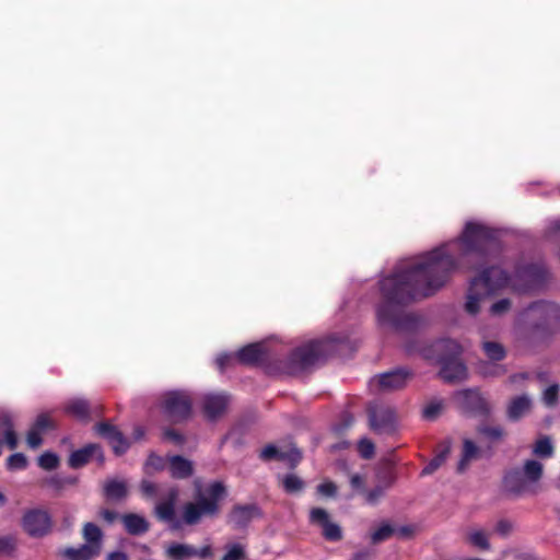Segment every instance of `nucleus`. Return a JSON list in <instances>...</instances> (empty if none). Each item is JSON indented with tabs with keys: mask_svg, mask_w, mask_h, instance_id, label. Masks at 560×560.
<instances>
[{
	"mask_svg": "<svg viewBox=\"0 0 560 560\" xmlns=\"http://www.w3.org/2000/svg\"><path fill=\"white\" fill-rule=\"evenodd\" d=\"M260 456L264 459L277 457L282 460H288L292 465H295L301 459V453L298 448L292 447L289 451H282L272 445L266 446L261 451Z\"/></svg>",
	"mask_w": 560,
	"mask_h": 560,
	"instance_id": "nucleus-19",
	"label": "nucleus"
},
{
	"mask_svg": "<svg viewBox=\"0 0 560 560\" xmlns=\"http://www.w3.org/2000/svg\"><path fill=\"white\" fill-rule=\"evenodd\" d=\"M503 491L513 499H520L537 494L539 487L529 482L520 469H513L503 478Z\"/></svg>",
	"mask_w": 560,
	"mask_h": 560,
	"instance_id": "nucleus-7",
	"label": "nucleus"
},
{
	"mask_svg": "<svg viewBox=\"0 0 560 560\" xmlns=\"http://www.w3.org/2000/svg\"><path fill=\"white\" fill-rule=\"evenodd\" d=\"M282 483H283L285 491L291 492V493L300 491L303 487L302 480L294 475L285 476L283 478Z\"/></svg>",
	"mask_w": 560,
	"mask_h": 560,
	"instance_id": "nucleus-41",
	"label": "nucleus"
},
{
	"mask_svg": "<svg viewBox=\"0 0 560 560\" xmlns=\"http://www.w3.org/2000/svg\"><path fill=\"white\" fill-rule=\"evenodd\" d=\"M257 514L258 510L254 505L236 506L230 513L229 521L235 527H243L249 523Z\"/></svg>",
	"mask_w": 560,
	"mask_h": 560,
	"instance_id": "nucleus-21",
	"label": "nucleus"
},
{
	"mask_svg": "<svg viewBox=\"0 0 560 560\" xmlns=\"http://www.w3.org/2000/svg\"><path fill=\"white\" fill-rule=\"evenodd\" d=\"M481 456L482 451L476 445V443L470 439H464L460 458L456 468L457 471L459 474L465 472L471 463L480 459Z\"/></svg>",
	"mask_w": 560,
	"mask_h": 560,
	"instance_id": "nucleus-15",
	"label": "nucleus"
},
{
	"mask_svg": "<svg viewBox=\"0 0 560 560\" xmlns=\"http://www.w3.org/2000/svg\"><path fill=\"white\" fill-rule=\"evenodd\" d=\"M513 529V524L506 520L498 522L495 532L502 536L509 535Z\"/></svg>",
	"mask_w": 560,
	"mask_h": 560,
	"instance_id": "nucleus-52",
	"label": "nucleus"
},
{
	"mask_svg": "<svg viewBox=\"0 0 560 560\" xmlns=\"http://www.w3.org/2000/svg\"><path fill=\"white\" fill-rule=\"evenodd\" d=\"M237 362L243 364H254L264 359L261 343H252L242 348L237 353Z\"/></svg>",
	"mask_w": 560,
	"mask_h": 560,
	"instance_id": "nucleus-22",
	"label": "nucleus"
},
{
	"mask_svg": "<svg viewBox=\"0 0 560 560\" xmlns=\"http://www.w3.org/2000/svg\"><path fill=\"white\" fill-rule=\"evenodd\" d=\"M481 349L485 355L491 361H501L505 357V349L497 341L483 340L481 342Z\"/></svg>",
	"mask_w": 560,
	"mask_h": 560,
	"instance_id": "nucleus-30",
	"label": "nucleus"
},
{
	"mask_svg": "<svg viewBox=\"0 0 560 560\" xmlns=\"http://www.w3.org/2000/svg\"><path fill=\"white\" fill-rule=\"evenodd\" d=\"M4 441L11 450L18 446V438L11 427L4 432Z\"/></svg>",
	"mask_w": 560,
	"mask_h": 560,
	"instance_id": "nucleus-53",
	"label": "nucleus"
},
{
	"mask_svg": "<svg viewBox=\"0 0 560 560\" xmlns=\"http://www.w3.org/2000/svg\"><path fill=\"white\" fill-rule=\"evenodd\" d=\"M525 478L536 487H539V481L544 474V465L536 459H527L524 462L522 468H518Z\"/></svg>",
	"mask_w": 560,
	"mask_h": 560,
	"instance_id": "nucleus-24",
	"label": "nucleus"
},
{
	"mask_svg": "<svg viewBox=\"0 0 560 560\" xmlns=\"http://www.w3.org/2000/svg\"><path fill=\"white\" fill-rule=\"evenodd\" d=\"M38 465L45 470H52L59 465V457L51 452H45L38 457Z\"/></svg>",
	"mask_w": 560,
	"mask_h": 560,
	"instance_id": "nucleus-40",
	"label": "nucleus"
},
{
	"mask_svg": "<svg viewBox=\"0 0 560 560\" xmlns=\"http://www.w3.org/2000/svg\"><path fill=\"white\" fill-rule=\"evenodd\" d=\"M228 402L224 394H208L203 398V410L209 418L214 419L225 411Z\"/></svg>",
	"mask_w": 560,
	"mask_h": 560,
	"instance_id": "nucleus-17",
	"label": "nucleus"
},
{
	"mask_svg": "<svg viewBox=\"0 0 560 560\" xmlns=\"http://www.w3.org/2000/svg\"><path fill=\"white\" fill-rule=\"evenodd\" d=\"M107 560H128V557L124 552H113L108 555Z\"/></svg>",
	"mask_w": 560,
	"mask_h": 560,
	"instance_id": "nucleus-59",
	"label": "nucleus"
},
{
	"mask_svg": "<svg viewBox=\"0 0 560 560\" xmlns=\"http://www.w3.org/2000/svg\"><path fill=\"white\" fill-rule=\"evenodd\" d=\"M7 465L11 470L24 469L27 465V459L23 454L15 453L8 458Z\"/></svg>",
	"mask_w": 560,
	"mask_h": 560,
	"instance_id": "nucleus-42",
	"label": "nucleus"
},
{
	"mask_svg": "<svg viewBox=\"0 0 560 560\" xmlns=\"http://www.w3.org/2000/svg\"><path fill=\"white\" fill-rule=\"evenodd\" d=\"M15 548V540L10 537H0V553H10Z\"/></svg>",
	"mask_w": 560,
	"mask_h": 560,
	"instance_id": "nucleus-51",
	"label": "nucleus"
},
{
	"mask_svg": "<svg viewBox=\"0 0 560 560\" xmlns=\"http://www.w3.org/2000/svg\"><path fill=\"white\" fill-rule=\"evenodd\" d=\"M558 313V307L549 302L534 303L525 311V315L535 320H548L552 317H557Z\"/></svg>",
	"mask_w": 560,
	"mask_h": 560,
	"instance_id": "nucleus-18",
	"label": "nucleus"
},
{
	"mask_svg": "<svg viewBox=\"0 0 560 560\" xmlns=\"http://www.w3.org/2000/svg\"><path fill=\"white\" fill-rule=\"evenodd\" d=\"M163 411L174 420H182L190 413L191 399L186 392H168L161 402Z\"/></svg>",
	"mask_w": 560,
	"mask_h": 560,
	"instance_id": "nucleus-8",
	"label": "nucleus"
},
{
	"mask_svg": "<svg viewBox=\"0 0 560 560\" xmlns=\"http://www.w3.org/2000/svg\"><path fill=\"white\" fill-rule=\"evenodd\" d=\"M102 516L104 520H106L109 523H112L116 518V514L108 510L103 511Z\"/></svg>",
	"mask_w": 560,
	"mask_h": 560,
	"instance_id": "nucleus-60",
	"label": "nucleus"
},
{
	"mask_svg": "<svg viewBox=\"0 0 560 560\" xmlns=\"http://www.w3.org/2000/svg\"><path fill=\"white\" fill-rule=\"evenodd\" d=\"M97 433L105 438L117 455L124 454L129 448L128 441L117 429L108 423H100L95 427Z\"/></svg>",
	"mask_w": 560,
	"mask_h": 560,
	"instance_id": "nucleus-13",
	"label": "nucleus"
},
{
	"mask_svg": "<svg viewBox=\"0 0 560 560\" xmlns=\"http://www.w3.org/2000/svg\"><path fill=\"white\" fill-rule=\"evenodd\" d=\"M308 522L312 526L316 527L320 532V535L327 541L338 542L343 539L342 527L325 509H311Z\"/></svg>",
	"mask_w": 560,
	"mask_h": 560,
	"instance_id": "nucleus-6",
	"label": "nucleus"
},
{
	"mask_svg": "<svg viewBox=\"0 0 560 560\" xmlns=\"http://www.w3.org/2000/svg\"><path fill=\"white\" fill-rule=\"evenodd\" d=\"M341 340L339 338H327L324 340L311 341L298 349L291 354L289 359L288 372L298 373L320 359L326 358L330 353L339 350Z\"/></svg>",
	"mask_w": 560,
	"mask_h": 560,
	"instance_id": "nucleus-4",
	"label": "nucleus"
},
{
	"mask_svg": "<svg viewBox=\"0 0 560 560\" xmlns=\"http://www.w3.org/2000/svg\"><path fill=\"white\" fill-rule=\"evenodd\" d=\"M178 497V491L176 489H172L168 492L167 498L160 502L155 506L156 515L160 520L172 522L175 516V503Z\"/></svg>",
	"mask_w": 560,
	"mask_h": 560,
	"instance_id": "nucleus-20",
	"label": "nucleus"
},
{
	"mask_svg": "<svg viewBox=\"0 0 560 560\" xmlns=\"http://www.w3.org/2000/svg\"><path fill=\"white\" fill-rule=\"evenodd\" d=\"M533 453L541 458H549L553 455V445L548 436L538 439L534 446Z\"/></svg>",
	"mask_w": 560,
	"mask_h": 560,
	"instance_id": "nucleus-34",
	"label": "nucleus"
},
{
	"mask_svg": "<svg viewBox=\"0 0 560 560\" xmlns=\"http://www.w3.org/2000/svg\"><path fill=\"white\" fill-rule=\"evenodd\" d=\"M23 527L31 536H43L50 528V518L45 511H30L24 515Z\"/></svg>",
	"mask_w": 560,
	"mask_h": 560,
	"instance_id": "nucleus-12",
	"label": "nucleus"
},
{
	"mask_svg": "<svg viewBox=\"0 0 560 560\" xmlns=\"http://www.w3.org/2000/svg\"><path fill=\"white\" fill-rule=\"evenodd\" d=\"M122 523L128 530V533L132 535H140L148 530L149 524L148 522L140 515L137 514H127L122 517Z\"/></svg>",
	"mask_w": 560,
	"mask_h": 560,
	"instance_id": "nucleus-26",
	"label": "nucleus"
},
{
	"mask_svg": "<svg viewBox=\"0 0 560 560\" xmlns=\"http://www.w3.org/2000/svg\"><path fill=\"white\" fill-rule=\"evenodd\" d=\"M171 474L175 478H186L192 474V463L182 456L170 458Z\"/></svg>",
	"mask_w": 560,
	"mask_h": 560,
	"instance_id": "nucleus-25",
	"label": "nucleus"
},
{
	"mask_svg": "<svg viewBox=\"0 0 560 560\" xmlns=\"http://www.w3.org/2000/svg\"><path fill=\"white\" fill-rule=\"evenodd\" d=\"M558 235L560 236V219H555L549 222L546 229V237L552 240Z\"/></svg>",
	"mask_w": 560,
	"mask_h": 560,
	"instance_id": "nucleus-49",
	"label": "nucleus"
},
{
	"mask_svg": "<svg viewBox=\"0 0 560 560\" xmlns=\"http://www.w3.org/2000/svg\"><path fill=\"white\" fill-rule=\"evenodd\" d=\"M396 533V528L388 523L381 524L371 533V541L374 545L388 540Z\"/></svg>",
	"mask_w": 560,
	"mask_h": 560,
	"instance_id": "nucleus-33",
	"label": "nucleus"
},
{
	"mask_svg": "<svg viewBox=\"0 0 560 560\" xmlns=\"http://www.w3.org/2000/svg\"><path fill=\"white\" fill-rule=\"evenodd\" d=\"M478 433L490 441H500L504 435V431L500 425H482L478 429Z\"/></svg>",
	"mask_w": 560,
	"mask_h": 560,
	"instance_id": "nucleus-38",
	"label": "nucleus"
},
{
	"mask_svg": "<svg viewBox=\"0 0 560 560\" xmlns=\"http://www.w3.org/2000/svg\"><path fill=\"white\" fill-rule=\"evenodd\" d=\"M396 533L401 537H408L412 533V530H411V528L404 526V527L397 528Z\"/></svg>",
	"mask_w": 560,
	"mask_h": 560,
	"instance_id": "nucleus-61",
	"label": "nucleus"
},
{
	"mask_svg": "<svg viewBox=\"0 0 560 560\" xmlns=\"http://www.w3.org/2000/svg\"><path fill=\"white\" fill-rule=\"evenodd\" d=\"M454 397L458 406L467 411L487 413L490 410L489 402L478 389H463Z\"/></svg>",
	"mask_w": 560,
	"mask_h": 560,
	"instance_id": "nucleus-10",
	"label": "nucleus"
},
{
	"mask_svg": "<svg viewBox=\"0 0 560 560\" xmlns=\"http://www.w3.org/2000/svg\"><path fill=\"white\" fill-rule=\"evenodd\" d=\"M215 362L220 371H223L225 368L237 363V354L222 353L217 358Z\"/></svg>",
	"mask_w": 560,
	"mask_h": 560,
	"instance_id": "nucleus-47",
	"label": "nucleus"
},
{
	"mask_svg": "<svg viewBox=\"0 0 560 560\" xmlns=\"http://www.w3.org/2000/svg\"><path fill=\"white\" fill-rule=\"evenodd\" d=\"M210 555H211V548L209 546H206L202 549L198 550V553L196 557L207 558Z\"/></svg>",
	"mask_w": 560,
	"mask_h": 560,
	"instance_id": "nucleus-62",
	"label": "nucleus"
},
{
	"mask_svg": "<svg viewBox=\"0 0 560 560\" xmlns=\"http://www.w3.org/2000/svg\"><path fill=\"white\" fill-rule=\"evenodd\" d=\"M43 432L40 431H37L35 430L34 428H31L28 433H27V436H26V442H27V445L31 447V448H37L42 445L43 443Z\"/></svg>",
	"mask_w": 560,
	"mask_h": 560,
	"instance_id": "nucleus-46",
	"label": "nucleus"
},
{
	"mask_svg": "<svg viewBox=\"0 0 560 560\" xmlns=\"http://www.w3.org/2000/svg\"><path fill=\"white\" fill-rule=\"evenodd\" d=\"M511 308V302L508 299H502L493 303L490 307V313L494 316H501L508 313Z\"/></svg>",
	"mask_w": 560,
	"mask_h": 560,
	"instance_id": "nucleus-44",
	"label": "nucleus"
},
{
	"mask_svg": "<svg viewBox=\"0 0 560 560\" xmlns=\"http://www.w3.org/2000/svg\"><path fill=\"white\" fill-rule=\"evenodd\" d=\"M533 400L528 395H520L511 399L506 408L510 420L516 421L529 413Z\"/></svg>",
	"mask_w": 560,
	"mask_h": 560,
	"instance_id": "nucleus-16",
	"label": "nucleus"
},
{
	"mask_svg": "<svg viewBox=\"0 0 560 560\" xmlns=\"http://www.w3.org/2000/svg\"><path fill=\"white\" fill-rule=\"evenodd\" d=\"M494 240V231L482 223L469 221L458 240L399 262L393 275L380 283L383 302L377 307L378 322L396 327L399 304L434 293L460 265L479 262Z\"/></svg>",
	"mask_w": 560,
	"mask_h": 560,
	"instance_id": "nucleus-1",
	"label": "nucleus"
},
{
	"mask_svg": "<svg viewBox=\"0 0 560 560\" xmlns=\"http://www.w3.org/2000/svg\"><path fill=\"white\" fill-rule=\"evenodd\" d=\"M435 349L441 352L439 361L442 363L441 374L446 381H462L467 377V368L456 359L462 352L460 345L452 339H443L435 343Z\"/></svg>",
	"mask_w": 560,
	"mask_h": 560,
	"instance_id": "nucleus-5",
	"label": "nucleus"
},
{
	"mask_svg": "<svg viewBox=\"0 0 560 560\" xmlns=\"http://www.w3.org/2000/svg\"><path fill=\"white\" fill-rule=\"evenodd\" d=\"M317 491L324 497H334L337 492V487L335 483L326 481L317 487Z\"/></svg>",
	"mask_w": 560,
	"mask_h": 560,
	"instance_id": "nucleus-50",
	"label": "nucleus"
},
{
	"mask_svg": "<svg viewBox=\"0 0 560 560\" xmlns=\"http://www.w3.org/2000/svg\"><path fill=\"white\" fill-rule=\"evenodd\" d=\"M525 377H526V375H525V374H515V375H513V376H511V377H510V382H511V383H515V382H517L518 380H523V378H525Z\"/></svg>",
	"mask_w": 560,
	"mask_h": 560,
	"instance_id": "nucleus-64",
	"label": "nucleus"
},
{
	"mask_svg": "<svg viewBox=\"0 0 560 560\" xmlns=\"http://www.w3.org/2000/svg\"><path fill=\"white\" fill-rule=\"evenodd\" d=\"M162 467V459L158 456H150L147 462V469H160Z\"/></svg>",
	"mask_w": 560,
	"mask_h": 560,
	"instance_id": "nucleus-55",
	"label": "nucleus"
},
{
	"mask_svg": "<svg viewBox=\"0 0 560 560\" xmlns=\"http://www.w3.org/2000/svg\"><path fill=\"white\" fill-rule=\"evenodd\" d=\"M359 452L362 457L370 458L374 453V445L370 440H362L359 443Z\"/></svg>",
	"mask_w": 560,
	"mask_h": 560,
	"instance_id": "nucleus-48",
	"label": "nucleus"
},
{
	"mask_svg": "<svg viewBox=\"0 0 560 560\" xmlns=\"http://www.w3.org/2000/svg\"><path fill=\"white\" fill-rule=\"evenodd\" d=\"M141 490H142L144 495L152 497V495H154V493L156 491V488H155V485L153 482L148 481V480H143L141 482Z\"/></svg>",
	"mask_w": 560,
	"mask_h": 560,
	"instance_id": "nucleus-54",
	"label": "nucleus"
},
{
	"mask_svg": "<svg viewBox=\"0 0 560 560\" xmlns=\"http://www.w3.org/2000/svg\"><path fill=\"white\" fill-rule=\"evenodd\" d=\"M92 457L97 458L98 462L104 460V455L97 444H89L80 450L74 451L69 458V465L72 468H80L84 466Z\"/></svg>",
	"mask_w": 560,
	"mask_h": 560,
	"instance_id": "nucleus-14",
	"label": "nucleus"
},
{
	"mask_svg": "<svg viewBox=\"0 0 560 560\" xmlns=\"http://www.w3.org/2000/svg\"><path fill=\"white\" fill-rule=\"evenodd\" d=\"M246 548L244 545L236 542L228 545L225 548V553L221 560H246Z\"/></svg>",
	"mask_w": 560,
	"mask_h": 560,
	"instance_id": "nucleus-35",
	"label": "nucleus"
},
{
	"mask_svg": "<svg viewBox=\"0 0 560 560\" xmlns=\"http://www.w3.org/2000/svg\"><path fill=\"white\" fill-rule=\"evenodd\" d=\"M370 552L368 550H361L352 555L350 560H369Z\"/></svg>",
	"mask_w": 560,
	"mask_h": 560,
	"instance_id": "nucleus-58",
	"label": "nucleus"
},
{
	"mask_svg": "<svg viewBox=\"0 0 560 560\" xmlns=\"http://www.w3.org/2000/svg\"><path fill=\"white\" fill-rule=\"evenodd\" d=\"M468 541L480 549L488 550L490 548L489 535L479 528L470 529L467 534Z\"/></svg>",
	"mask_w": 560,
	"mask_h": 560,
	"instance_id": "nucleus-32",
	"label": "nucleus"
},
{
	"mask_svg": "<svg viewBox=\"0 0 560 560\" xmlns=\"http://www.w3.org/2000/svg\"><path fill=\"white\" fill-rule=\"evenodd\" d=\"M510 279L498 267L482 271L474 278L467 293L465 310L470 315H476L480 310L481 301L509 284Z\"/></svg>",
	"mask_w": 560,
	"mask_h": 560,
	"instance_id": "nucleus-3",
	"label": "nucleus"
},
{
	"mask_svg": "<svg viewBox=\"0 0 560 560\" xmlns=\"http://www.w3.org/2000/svg\"><path fill=\"white\" fill-rule=\"evenodd\" d=\"M370 424L375 432H392L396 427V415L389 408L373 407L370 409Z\"/></svg>",
	"mask_w": 560,
	"mask_h": 560,
	"instance_id": "nucleus-11",
	"label": "nucleus"
},
{
	"mask_svg": "<svg viewBox=\"0 0 560 560\" xmlns=\"http://www.w3.org/2000/svg\"><path fill=\"white\" fill-rule=\"evenodd\" d=\"M450 450L445 448L440 454H438L422 470V475H430L434 472L439 467H441L447 456H448Z\"/></svg>",
	"mask_w": 560,
	"mask_h": 560,
	"instance_id": "nucleus-39",
	"label": "nucleus"
},
{
	"mask_svg": "<svg viewBox=\"0 0 560 560\" xmlns=\"http://www.w3.org/2000/svg\"><path fill=\"white\" fill-rule=\"evenodd\" d=\"M66 411L75 418L86 419L89 417L90 406L88 401L82 398H73L68 401Z\"/></svg>",
	"mask_w": 560,
	"mask_h": 560,
	"instance_id": "nucleus-29",
	"label": "nucleus"
},
{
	"mask_svg": "<svg viewBox=\"0 0 560 560\" xmlns=\"http://www.w3.org/2000/svg\"><path fill=\"white\" fill-rule=\"evenodd\" d=\"M559 385L551 384L544 390L542 400L547 406H555L558 400Z\"/></svg>",
	"mask_w": 560,
	"mask_h": 560,
	"instance_id": "nucleus-43",
	"label": "nucleus"
},
{
	"mask_svg": "<svg viewBox=\"0 0 560 560\" xmlns=\"http://www.w3.org/2000/svg\"><path fill=\"white\" fill-rule=\"evenodd\" d=\"M144 435V431L142 428L138 427L133 431V440L138 441Z\"/></svg>",
	"mask_w": 560,
	"mask_h": 560,
	"instance_id": "nucleus-63",
	"label": "nucleus"
},
{
	"mask_svg": "<svg viewBox=\"0 0 560 560\" xmlns=\"http://www.w3.org/2000/svg\"><path fill=\"white\" fill-rule=\"evenodd\" d=\"M383 493L384 490L382 488H376L368 493L366 500L369 503H374L378 498L383 495Z\"/></svg>",
	"mask_w": 560,
	"mask_h": 560,
	"instance_id": "nucleus-56",
	"label": "nucleus"
},
{
	"mask_svg": "<svg viewBox=\"0 0 560 560\" xmlns=\"http://www.w3.org/2000/svg\"><path fill=\"white\" fill-rule=\"evenodd\" d=\"M225 497V488L221 482H213L203 491H198L195 502L183 506L182 520L187 525H195L202 517H213L220 511V502Z\"/></svg>",
	"mask_w": 560,
	"mask_h": 560,
	"instance_id": "nucleus-2",
	"label": "nucleus"
},
{
	"mask_svg": "<svg viewBox=\"0 0 560 560\" xmlns=\"http://www.w3.org/2000/svg\"><path fill=\"white\" fill-rule=\"evenodd\" d=\"M105 495L112 500H119L127 494V485L122 480L112 479L104 485Z\"/></svg>",
	"mask_w": 560,
	"mask_h": 560,
	"instance_id": "nucleus-27",
	"label": "nucleus"
},
{
	"mask_svg": "<svg viewBox=\"0 0 560 560\" xmlns=\"http://www.w3.org/2000/svg\"><path fill=\"white\" fill-rule=\"evenodd\" d=\"M410 374L405 370H396L375 376L371 380L372 389L385 392L397 390L406 386Z\"/></svg>",
	"mask_w": 560,
	"mask_h": 560,
	"instance_id": "nucleus-9",
	"label": "nucleus"
},
{
	"mask_svg": "<svg viewBox=\"0 0 560 560\" xmlns=\"http://www.w3.org/2000/svg\"><path fill=\"white\" fill-rule=\"evenodd\" d=\"M98 555L97 546H81L80 548H69L65 550V556L69 560H90Z\"/></svg>",
	"mask_w": 560,
	"mask_h": 560,
	"instance_id": "nucleus-28",
	"label": "nucleus"
},
{
	"mask_svg": "<svg viewBox=\"0 0 560 560\" xmlns=\"http://www.w3.org/2000/svg\"><path fill=\"white\" fill-rule=\"evenodd\" d=\"M83 537L86 541L84 546H97L98 553L101 552L102 532L93 523H86L83 527Z\"/></svg>",
	"mask_w": 560,
	"mask_h": 560,
	"instance_id": "nucleus-31",
	"label": "nucleus"
},
{
	"mask_svg": "<svg viewBox=\"0 0 560 560\" xmlns=\"http://www.w3.org/2000/svg\"><path fill=\"white\" fill-rule=\"evenodd\" d=\"M350 483L354 489H362L364 486V480L360 475H353L350 479Z\"/></svg>",
	"mask_w": 560,
	"mask_h": 560,
	"instance_id": "nucleus-57",
	"label": "nucleus"
},
{
	"mask_svg": "<svg viewBox=\"0 0 560 560\" xmlns=\"http://www.w3.org/2000/svg\"><path fill=\"white\" fill-rule=\"evenodd\" d=\"M52 427V422L47 413L39 415L32 428H34L37 431H40L45 433L48 429Z\"/></svg>",
	"mask_w": 560,
	"mask_h": 560,
	"instance_id": "nucleus-45",
	"label": "nucleus"
},
{
	"mask_svg": "<svg viewBox=\"0 0 560 560\" xmlns=\"http://www.w3.org/2000/svg\"><path fill=\"white\" fill-rule=\"evenodd\" d=\"M444 411V404L440 399L430 400L423 408L422 415L427 420H435Z\"/></svg>",
	"mask_w": 560,
	"mask_h": 560,
	"instance_id": "nucleus-36",
	"label": "nucleus"
},
{
	"mask_svg": "<svg viewBox=\"0 0 560 560\" xmlns=\"http://www.w3.org/2000/svg\"><path fill=\"white\" fill-rule=\"evenodd\" d=\"M477 369H478L479 374H481L485 377L501 376L506 372V370L502 365L491 363V362H486V361H481L478 364Z\"/></svg>",
	"mask_w": 560,
	"mask_h": 560,
	"instance_id": "nucleus-37",
	"label": "nucleus"
},
{
	"mask_svg": "<svg viewBox=\"0 0 560 560\" xmlns=\"http://www.w3.org/2000/svg\"><path fill=\"white\" fill-rule=\"evenodd\" d=\"M197 553L198 549L186 544H171L165 549V555L172 560H187Z\"/></svg>",
	"mask_w": 560,
	"mask_h": 560,
	"instance_id": "nucleus-23",
	"label": "nucleus"
}]
</instances>
